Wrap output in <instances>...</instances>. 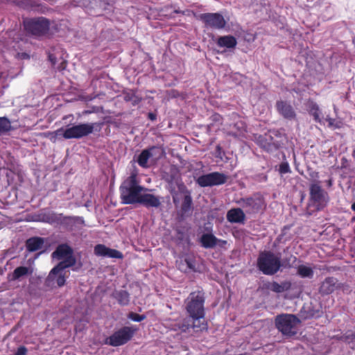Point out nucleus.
Here are the masks:
<instances>
[{"instance_id": "obj_40", "label": "nucleus", "mask_w": 355, "mask_h": 355, "mask_svg": "<svg viewBox=\"0 0 355 355\" xmlns=\"http://www.w3.org/2000/svg\"><path fill=\"white\" fill-rule=\"evenodd\" d=\"M150 119L153 118V116H152V114H150Z\"/></svg>"}, {"instance_id": "obj_14", "label": "nucleus", "mask_w": 355, "mask_h": 355, "mask_svg": "<svg viewBox=\"0 0 355 355\" xmlns=\"http://www.w3.org/2000/svg\"><path fill=\"white\" fill-rule=\"evenodd\" d=\"M263 205L261 199L259 198H249L242 200V207L250 212H254L259 209Z\"/></svg>"}, {"instance_id": "obj_6", "label": "nucleus", "mask_w": 355, "mask_h": 355, "mask_svg": "<svg viewBox=\"0 0 355 355\" xmlns=\"http://www.w3.org/2000/svg\"><path fill=\"white\" fill-rule=\"evenodd\" d=\"M328 202V195L318 183H313L310 187V203L314 210H320L324 207Z\"/></svg>"}, {"instance_id": "obj_26", "label": "nucleus", "mask_w": 355, "mask_h": 355, "mask_svg": "<svg viewBox=\"0 0 355 355\" xmlns=\"http://www.w3.org/2000/svg\"><path fill=\"white\" fill-rule=\"evenodd\" d=\"M290 284L288 282H284L281 284L277 282H273L270 285V289L276 293H282L288 290L290 288Z\"/></svg>"}, {"instance_id": "obj_5", "label": "nucleus", "mask_w": 355, "mask_h": 355, "mask_svg": "<svg viewBox=\"0 0 355 355\" xmlns=\"http://www.w3.org/2000/svg\"><path fill=\"white\" fill-rule=\"evenodd\" d=\"M300 320L294 315L283 314L276 318L275 324L277 328L283 334L293 336L297 333V327Z\"/></svg>"}, {"instance_id": "obj_22", "label": "nucleus", "mask_w": 355, "mask_h": 355, "mask_svg": "<svg viewBox=\"0 0 355 355\" xmlns=\"http://www.w3.org/2000/svg\"><path fill=\"white\" fill-rule=\"evenodd\" d=\"M44 240L41 238L33 237L26 241L27 250L30 252H34L42 248Z\"/></svg>"}, {"instance_id": "obj_20", "label": "nucleus", "mask_w": 355, "mask_h": 355, "mask_svg": "<svg viewBox=\"0 0 355 355\" xmlns=\"http://www.w3.org/2000/svg\"><path fill=\"white\" fill-rule=\"evenodd\" d=\"M337 280L333 277L326 279L320 286V292L324 294L332 293L336 288Z\"/></svg>"}, {"instance_id": "obj_32", "label": "nucleus", "mask_w": 355, "mask_h": 355, "mask_svg": "<svg viewBox=\"0 0 355 355\" xmlns=\"http://www.w3.org/2000/svg\"><path fill=\"white\" fill-rule=\"evenodd\" d=\"M184 262H185V263L187 264V267L189 269H192V270L194 269L195 266H194V263H193V261L191 259L186 258L184 259Z\"/></svg>"}, {"instance_id": "obj_13", "label": "nucleus", "mask_w": 355, "mask_h": 355, "mask_svg": "<svg viewBox=\"0 0 355 355\" xmlns=\"http://www.w3.org/2000/svg\"><path fill=\"white\" fill-rule=\"evenodd\" d=\"M94 252L98 256L107 257L111 258H123V254L118 250L107 248L104 245H97L94 248Z\"/></svg>"}, {"instance_id": "obj_37", "label": "nucleus", "mask_w": 355, "mask_h": 355, "mask_svg": "<svg viewBox=\"0 0 355 355\" xmlns=\"http://www.w3.org/2000/svg\"><path fill=\"white\" fill-rule=\"evenodd\" d=\"M352 209L355 211V202L352 205Z\"/></svg>"}, {"instance_id": "obj_25", "label": "nucleus", "mask_w": 355, "mask_h": 355, "mask_svg": "<svg viewBox=\"0 0 355 355\" xmlns=\"http://www.w3.org/2000/svg\"><path fill=\"white\" fill-rule=\"evenodd\" d=\"M115 298L121 305H127L129 303V295L125 291H120L115 293Z\"/></svg>"}, {"instance_id": "obj_21", "label": "nucleus", "mask_w": 355, "mask_h": 355, "mask_svg": "<svg viewBox=\"0 0 355 355\" xmlns=\"http://www.w3.org/2000/svg\"><path fill=\"white\" fill-rule=\"evenodd\" d=\"M236 44V38L231 35L221 36L217 40L218 46L227 49L234 48Z\"/></svg>"}, {"instance_id": "obj_27", "label": "nucleus", "mask_w": 355, "mask_h": 355, "mask_svg": "<svg viewBox=\"0 0 355 355\" xmlns=\"http://www.w3.org/2000/svg\"><path fill=\"white\" fill-rule=\"evenodd\" d=\"M310 113L312 116H313L314 119L315 121L320 123H324L323 122V120L320 118V111L319 109V107L317 104L313 103L311 105V107L310 109Z\"/></svg>"}, {"instance_id": "obj_29", "label": "nucleus", "mask_w": 355, "mask_h": 355, "mask_svg": "<svg viewBox=\"0 0 355 355\" xmlns=\"http://www.w3.org/2000/svg\"><path fill=\"white\" fill-rule=\"evenodd\" d=\"M10 128L9 120L5 117H0V132L8 131Z\"/></svg>"}, {"instance_id": "obj_7", "label": "nucleus", "mask_w": 355, "mask_h": 355, "mask_svg": "<svg viewBox=\"0 0 355 355\" xmlns=\"http://www.w3.org/2000/svg\"><path fill=\"white\" fill-rule=\"evenodd\" d=\"M135 331L132 327H123L107 338L105 343L114 347L124 345L130 340Z\"/></svg>"}, {"instance_id": "obj_28", "label": "nucleus", "mask_w": 355, "mask_h": 355, "mask_svg": "<svg viewBox=\"0 0 355 355\" xmlns=\"http://www.w3.org/2000/svg\"><path fill=\"white\" fill-rule=\"evenodd\" d=\"M326 121L328 123V127L331 129H339L342 127L343 123L340 121H337L334 119H332L329 116H327L324 120Z\"/></svg>"}, {"instance_id": "obj_17", "label": "nucleus", "mask_w": 355, "mask_h": 355, "mask_svg": "<svg viewBox=\"0 0 355 355\" xmlns=\"http://www.w3.org/2000/svg\"><path fill=\"white\" fill-rule=\"evenodd\" d=\"M277 108L278 112L285 118L293 119L295 116L292 106L286 102H277Z\"/></svg>"}, {"instance_id": "obj_30", "label": "nucleus", "mask_w": 355, "mask_h": 355, "mask_svg": "<svg viewBox=\"0 0 355 355\" xmlns=\"http://www.w3.org/2000/svg\"><path fill=\"white\" fill-rule=\"evenodd\" d=\"M128 317L129 319H130L133 321H135V322H140V321L144 320L146 318L145 315H139V314L135 313H130L128 314Z\"/></svg>"}, {"instance_id": "obj_33", "label": "nucleus", "mask_w": 355, "mask_h": 355, "mask_svg": "<svg viewBox=\"0 0 355 355\" xmlns=\"http://www.w3.org/2000/svg\"><path fill=\"white\" fill-rule=\"evenodd\" d=\"M26 352L27 350L24 347H20L16 352L15 355H26Z\"/></svg>"}, {"instance_id": "obj_3", "label": "nucleus", "mask_w": 355, "mask_h": 355, "mask_svg": "<svg viewBox=\"0 0 355 355\" xmlns=\"http://www.w3.org/2000/svg\"><path fill=\"white\" fill-rule=\"evenodd\" d=\"M98 126V123H80L66 129L60 128L50 134L51 139L55 141L57 137H62L66 139H80L92 134L94 130Z\"/></svg>"}, {"instance_id": "obj_8", "label": "nucleus", "mask_w": 355, "mask_h": 355, "mask_svg": "<svg viewBox=\"0 0 355 355\" xmlns=\"http://www.w3.org/2000/svg\"><path fill=\"white\" fill-rule=\"evenodd\" d=\"M26 31L35 36L45 34L49 28V21L44 18L31 19L24 21Z\"/></svg>"}, {"instance_id": "obj_1", "label": "nucleus", "mask_w": 355, "mask_h": 355, "mask_svg": "<svg viewBox=\"0 0 355 355\" xmlns=\"http://www.w3.org/2000/svg\"><path fill=\"white\" fill-rule=\"evenodd\" d=\"M139 184L137 173H132L121 185V198L124 204L140 203L146 207H158L160 205L159 198L150 193Z\"/></svg>"}, {"instance_id": "obj_24", "label": "nucleus", "mask_w": 355, "mask_h": 355, "mask_svg": "<svg viewBox=\"0 0 355 355\" xmlns=\"http://www.w3.org/2000/svg\"><path fill=\"white\" fill-rule=\"evenodd\" d=\"M190 328H193V320L191 318H185L181 324H175L173 329L187 332Z\"/></svg>"}, {"instance_id": "obj_38", "label": "nucleus", "mask_w": 355, "mask_h": 355, "mask_svg": "<svg viewBox=\"0 0 355 355\" xmlns=\"http://www.w3.org/2000/svg\"><path fill=\"white\" fill-rule=\"evenodd\" d=\"M150 119L153 118V116H152V114H150Z\"/></svg>"}, {"instance_id": "obj_23", "label": "nucleus", "mask_w": 355, "mask_h": 355, "mask_svg": "<svg viewBox=\"0 0 355 355\" xmlns=\"http://www.w3.org/2000/svg\"><path fill=\"white\" fill-rule=\"evenodd\" d=\"M297 272L303 278H311L313 275V268L308 265H300L297 268Z\"/></svg>"}, {"instance_id": "obj_12", "label": "nucleus", "mask_w": 355, "mask_h": 355, "mask_svg": "<svg viewBox=\"0 0 355 355\" xmlns=\"http://www.w3.org/2000/svg\"><path fill=\"white\" fill-rule=\"evenodd\" d=\"M199 18L206 24L216 29L223 28L226 25L224 17L218 13H206L200 15Z\"/></svg>"}, {"instance_id": "obj_39", "label": "nucleus", "mask_w": 355, "mask_h": 355, "mask_svg": "<svg viewBox=\"0 0 355 355\" xmlns=\"http://www.w3.org/2000/svg\"><path fill=\"white\" fill-rule=\"evenodd\" d=\"M150 119L153 118V116H152V114H150Z\"/></svg>"}, {"instance_id": "obj_34", "label": "nucleus", "mask_w": 355, "mask_h": 355, "mask_svg": "<svg viewBox=\"0 0 355 355\" xmlns=\"http://www.w3.org/2000/svg\"><path fill=\"white\" fill-rule=\"evenodd\" d=\"M226 245H227V241H226L218 239L217 245H218L219 247H221V248H225V246Z\"/></svg>"}, {"instance_id": "obj_10", "label": "nucleus", "mask_w": 355, "mask_h": 355, "mask_svg": "<svg viewBox=\"0 0 355 355\" xmlns=\"http://www.w3.org/2000/svg\"><path fill=\"white\" fill-rule=\"evenodd\" d=\"M227 180V176L225 174L214 172L200 176L196 182L200 187H205L223 184L226 182Z\"/></svg>"}, {"instance_id": "obj_16", "label": "nucleus", "mask_w": 355, "mask_h": 355, "mask_svg": "<svg viewBox=\"0 0 355 355\" xmlns=\"http://www.w3.org/2000/svg\"><path fill=\"white\" fill-rule=\"evenodd\" d=\"M227 220L232 223H242L245 220V214L240 208H234L227 213Z\"/></svg>"}, {"instance_id": "obj_9", "label": "nucleus", "mask_w": 355, "mask_h": 355, "mask_svg": "<svg viewBox=\"0 0 355 355\" xmlns=\"http://www.w3.org/2000/svg\"><path fill=\"white\" fill-rule=\"evenodd\" d=\"M52 257L62 260L59 263H62L63 266H72L76 263L72 249L66 244L60 245L53 252Z\"/></svg>"}, {"instance_id": "obj_31", "label": "nucleus", "mask_w": 355, "mask_h": 355, "mask_svg": "<svg viewBox=\"0 0 355 355\" xmlns=\"http://www.w3.org/2000/svg\"><path fill=\"white\" fill-rule=\"evenodd\" d=\"M290 171V167L288 163H282L279 166V173L284 174Z\"/></svg>"}, {"instance_id": "obj_36", "label": "nucleus", "mask_w": 355, "mask_h": 355, "mask_svg": "<svg viewBox=\"0 0 355 355\" xmlns=\"http://www.w3.org/2000/svg\"><path fill=\"white\" fill-rule=\"evenodd\" d=\"M139 102V98H137V99L134 100V101H133V104H137V103H138Z\"/></svg>"}, {"instance_id": "obj_18", "label": "nucleus", "mask_w": 355, "mask_h": 355, "mask_svg": "<svg viewBox=\"0 0 355 355\" xmlns=\"http://www.w3.org/2000/svg\"><path fill=\"white\" fill-rule=\"evenodd\" d=\"M33 273V269L29 267L19 266L16 268L10 275V280L15 281L27 275Z\"/></svg>"}, {"instance_id": "obj_19", "label": "nucleus", "mask_w": 355, "mask_h": 355, "mask_svg": "<svg viewBox=\"0 0 355 355\" xmlns=\"http://www.w3.org/2000/svg\"><path fill=\"white\" fill-rule=\"evenodd\" d=\"M218 239L212 234H204L200 238V243L205 248H213L217 245Z\"/></svg>"}, {"instance_id": "obj_35", "label": "nucleus", "mask_w": 355, "mask_h": 355, "mask_svg": "<svg viewBox=\"0 0 355 355\" xmlns=\"http://www.w3.org/2000/svg\"><path fill=\"white\" fill-rule=\"evenodd\" d=\"M230 134L234 137H239L241 135V133L237 132H231Z\"/></svg>"}, {"instance_id": "obj_11", "label": "nucleus", "mask_w": 355, "mask_h": 355, "mask_svg": "<svg viewBox=\"0 0 355 355\" xmlns=\"http://www.w3.org/2000/svg\"><path fill=\"white\" fill-rule=\"evenodd\" d=\"M69 266H63L62 263H58L49 272L48 281L55 282L58 286H62L65 284L66 278L69 276V272L66 268Z\"/></svg>"}, {"instance_id": "obj_2", "label": "nucleus", "mask_w": 355, "mask_h": 355, "mask_svg": "<svg viewBox=\"0 0 355 355\" xmlns=\"http://www.w3.org/2000/svg\"><path fill=\"white\" fill-rule=\"evenodd\" d=\"M204 296L200 291L191 293L187 299L186 309L193 320V329L196 331L207 329V324L203 320Z\"/></svg>"}, {"instance_id": "obj_15", "label": "nucleus", "mask_w": 355, "mask_h": 355, "mask_svg": "<svg viewBox=\"0 0 355 355\" xmlns=\"http://www.w3.org/2000/svg\"><path fill=\"white\" fill-rule=\"evenodd\" d=\"M157 150L158 149L155 147L144 150L137 159L139 165L143 168H147L148 166V161L153 157Z\"/></svg>"}, {"instance_id": "obj_4", "label": "nucleus", "mask_w": 355, "mask_h": 355, "mask_svg": "<svg viewBox=\"0 0 355 355\" xmlns=\"http://www.w3.org/2000/svg\"><path fill=\"white\" fill-rule=\"evenodd\" d=\"M257 266L263 274L274 275L281 267V257L270 251L261 252L257 259Z\"/></svg>"}]
</instances>
